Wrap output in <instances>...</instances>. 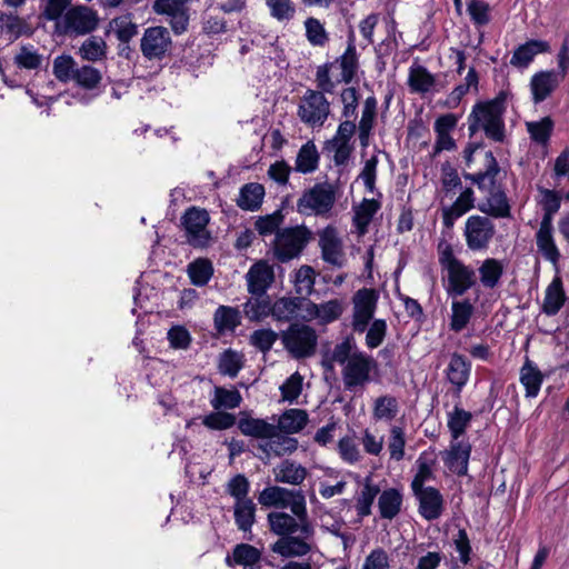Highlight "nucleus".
<instances>
[{
	"label": "nucleus",
	"mask_w": 569,
	"mask_h": 569,
	"mask_svg": "<svg viewBox=\"0 0 569 569\" xmlns=\"http://www.w3.org/2000/svg\"><path fill=\"white\" fill-rule=\"evenodd\" d=\"M284 510L271 511L267 515L270 532L279 539L271 546V551L281 557H302L311 551L315 527L310 520L306 498L292 501Z\"/></svg>",
	"instance_id": "1"
},
{
	"label": "nucleus",
	"mask_w": 569,
	"mask_h": 569,
	"mask_svg": "<svg viewBox=\"0 0 569 569\" xmlns=\"http://www.w3.org/2000/svg\"><path fill=\"white\" fill-rule=\"evenodd\" d=\"M500 167L491 151L485 152V169L476 173H463L465 179L470 180L477 188L485 192V198L477 208L488 218H511V206L507 193L499 182Z\"/></svg>",
	"instance_id": "2"
},
{
	"label": "nucleus",
	"mask_w": 569,
	"mask_h": 569,
	"mask_svg": "<svg viewBox=\"0 0 569 569\" xmlns=\"http://www.w3.org/2000/svg\"><path fill=\"white\" fill-rule=\"evenodd\" d=\"M238 428L243 436L258 439L257 457L267 462L272 458H282L297 451L299 442L279 430L274 423L266 419L244 417L238 421Z\"/></svg>",
	"instance_id": "3"
},
{
	"label": "nucleus",
	"mask_w": 569,
	"mask_h": 569,
	"mask_svg": "<svg viewBox=\"0 0 569 569\" xmlns=\"http://www.w3.org/2000/svg\"><path fill=\"white\" fill-rule=\"evenodd\" d=\"M507 99L508 92L501 90L493 99L475 103L467 119L469 136L481 131L493 142H505Z\"/></svg>",
	"instance_id": "4"
},
{
	"label": "nucleus",
	"mask_w": 569,
	"mask_h": 569,
	"mask_svg": "<svg viewBox=\"0 0 569 569\" xmlns=\"http://www.w3.org/2000/svg\"><path fill=\"white\" fill-rule=\"evenodd\" d=\"M333 63L317 67L316 82L318 90L307 89L298 104L297 114L300 121L311 128H321L330 114V102L325 93H332L336 82L330 77Z\"/></svg>",
	"instance_id": "5"
},
{
	"label": "nucleus",
	"mask_w": 569,
	"mask_h": 569,
	"mask_svg": "<svg viewBox=\"0 0 569 569\" xmlns=\"http://www.w3.org/2000/svg\"><path fill=\"white\" fill-rule=\"evenodd\" d=\"M438 259L446 272L443 289L449 298H460L478 284L477 270L458 259L450 244L439 247Z\"/></svg>",
	"instance_id": "6"
},
{
	"label": "nucleus",
	"mask_w": 569,
	"mask_h": 569,
	"mask_svg": "<svg viewBox=\"0 0 569 569\" xmlns=\"http://www.w3.org/2000/svg\"><path fill=\"white\" fill-rule=\"evenodd\" d=\"M337 201L336 187L329 182L316 183L297 200V212L302 216L329 218Z\"/></svg>",
	"instance_id": "7"
},
{
	"label": "nucleus",
	"mask_w": 569,
	"mask_h": 569,
	"mask_svg": "<svg viewBox=\"0 0 569 569\" xmlns=\"http://www.w3.org/2000/svg\"><path fill=\"white\" fill-rule=\"evenodd\" d=\"M311 236V231L305 226L278 230L271 244L273 257L282 263L298 258L310 242Z\"/></svg>",
	"instance_id": "8"
},
{
	"label": "nucleus",
	"mask_w": 569,
	"mask_h": 569,
	"mask_svg": "<svg viewBox=\"0 0 569 569\" xmlns=\"http://www.w3.org/2000/svg\"><path fill=\"white\" fill-rule=\"evenodd\" d=\"M283 348L295 359L310 358L316 353L318 335L316 330L303 323H291L280 335Z\"/></svg>",
	"instance_id": "9"
},
{
	"label": "nucleus",
	"mask_w": 569,
	"mask_h": 569,
	"mask_svg": "<svg viewBox=\"0 0 569 569\" xmlns=\"http://www.w3.org/2000/svg\"><path fill=\"white\" fill-rule=\"evenodd\" d=\"M209 222L210 216L206 209L188 208L181 217L187 243L199 249L209 247L212 241L211 232L208 230Z\"/></svg>",
	"instance_id": "10"
},
{
	"label": "nucleus",
	"mask_w": 569,
	"mask_h": 569,
	"mask_svg": "<svg viewBox=\"0 0 569 569\" xmlns=\"http://www.w3.org/2000/svg\"><path fill=\"white\" fill-rule=\"evenodd\" d=\"M496 234V226L486 216L472 214L467 218L463 237L467 248L473 252L486 251Z\"/></svg>",
	"instance_id": "11"
},
{
	"label": "nucleus",
	"mask_w": 569,
	"mask_h": 569,
	"mask_svg": "<svg viewBox=\"0 0 569 569\" xmlns=\"http://www.w3.org/2000/svg\"><path fill=\"white\" fill-rule=\"evenodd\" d=\"M192 0H154L152 11L166 17L174 34L180 36L188 30L190 22V4Z\"/></svg>",
	"instance_id": "12"
},
{
	"label": "nucleus",
	"mask_w": 569,
	"mask_h": 569,
	"mask_svg": "<svg viewBox=\"0 0 569 569\" xmlns=\"http://www.w3.org/2000/svg\"><path fill=\"white\" fill-rule=\"evenodd\" d=\"M378 295L373 289L362 288L352 297L351 328L355 332L363 333L369 323L375 320Z\"/></svg>",
	"instance_id": "13"
},
{
	"label": "nucleus",
	"mask_w": 569,
	"mask_h": 569,
	"mask_svg": "<svg viewBox=\"0 0 569 569\" xmlns=\"http://www.w3.org/2000/svg\"><path fill=\"white\" fill-rule=\"evenodd\" d=\"M375 367L372 357L365 352L355 353L341 370L345 389L351 391L366 386L371 380V371Z\"/></svg>",
	"instance_id": "14"
},
{
	"label": "nucleus",
	"mask_w": 569,
	"mask_h": 569,
	"mask_svg": "<svg viewBox=\"0 0 569 569\" xmlns=\"http://www.w3.org/2000/svg\"><path fill=\"white\" fill-rule=\"evenodd\" d=\"M171 48V36L166 27L153 26L144 29L140 39V50L147 60H162Z\"/></svg>",
	"instance_id": "15"
},
{
	"label": "nucleus",
	"mask_w": 569,
	"mask_h": 569,
	"mask_svg": "<svg viewBox=\"0 0 569 569\" xmlns=\"http://www.w3.org/2000/svg\"><path fill=\"white\" fill-rule=\"evenodd\" d=\"M98 12L87 6H76L67 10L63 16V28L66 33L84 36L98 28Z\"/></svg>",
	"instance_id": "16"
},
{
	"label": "nucleus",
	"mask_w": 569,
	"mask_h": 569,
	"mask_svg": "<svg viewBox=\"0 0 569 569\" xmlns=\"http://www.w3.org/2000/svg\"><path fill=\"white\" fill-rule=\"evenodd\" d=\"M343 310L345 305L340 299H331L322 303L307 301L300 318L303 321L318 320L320 325H327L338 320Z\"/></svg>",
	"instance_id": "17"
},
{
	"label": "nucleus",
	"mask_w": 569,
	"mask_h": 569,
	"mask_svg": "<svg viewBox=\"0 0 569 569\" xmlns=\"http://www.w3.org/2000/svg\"><path fill=\"white\" fill-rule=\"evenodd\" d=\"M319 247L325 262L341 268L345 264L342 241L335 227L328 226L319 232Z\"/></svg>",
	"instance_id": "18"
},
{
	"label": "nucleus",
	"mask_w": 569,
	"mask_h": 569,
	"mask_svg": "<svg viewBox=\"0 0 569 569\" xmlns=\"http://www.w3.org/2000/svg\"><path fill=\"white\" fill-rule=\"evenodd\" d=\"M302 490L288 489L280 486L266 487L258 496V502L262 507L286 509L291 506L292 501L305 499Z\"/></svg>",
	"instance_id": "19"
},
{
	"label": "nucleus",
	"mask_w": 569,
	"mask_h": 569,
	"mask_svg": "<svg viewBox=\"0 0 569 569\" xmlns=\"http://www.w3.org/2000/svg\"><path fill=\"white\" fill-rule=\"evenodd\" d=\"M412 492L419 502L418 511L425 520L433 521L441 517L445 501L437 488L427 487L426 489L412 490Z\"/></svg>",
	"instance_id": "20"
},
{
	"label": "nucleus",
	"mask_w": 569,
	"mask_h": 569,
	"mask_svg": "<svg viewBox=\"0 0 569 569\" xmlns=\"http://www.w3.org/2000/svg\"><path fill=\"white\" fill-rule=\"evenodd\" d=\"M249 293L262 297L274 281V271L267 261L253 263L246 274Z\"/></svg>",
	"instance_id": "21"
},
{
	"label": "nucleus",
	"mask_w": 569,
	"mask_h": 569,
	"mask_svg": "<svg viewBox=\"0 0 569 569\" xmlns=\"http://www.w3.org/2000/svg\"><path fill=\"white\" fill-rule=\"evenodd\" d=\"M333 67L338 64L340 69V76L333 82L338 83H350L355 79L359 69V56L356 48V40L353 31L348 34L347 48L345 52L332 61Z\"/></svg>",
	"instance_id": "22"
},
{
	"label": "nucleus",
	"mask_w": 569,
	"mask_h": 569,
	"mask_svg": "<svg viewBox=\"0 0 569 569\" xmlns=\"http://www.w3.org/2000/svg\"><path fill=\"white\" fill-rule=\"evenodd\" d=\"M471 375V362L458 352L450 357L446 369V378L453 386V392L460 398L462 389L467 386Z\"/></svg>",
	"instance_id": "23"
},
{
	"label": "nucleus",
	"mask_w": 569,
	"mask_h": 569,
	"mask_svg": "<svg viewBox=\"0 0 569 569\" xmlns=\"http://www.w3.org/2000/svg\"><path fill=\"white\" fill-rule=\"evenodd\" d=\"M563 80L557 71L547 70L535 73L530 79V91L533 103L548 99Z\"/></svg>",
	"instance_id": "24"
},
{
	"label": "nucleus",
	"mask_w": 569,
	"mask_h": 569,
	"mask_svg": "<svg viewBox=\"0 0 569 569\" xmlns=\"http://www.w3.org/2000/svg\"><path fill=\"white\" fill-rule=\"evenodd\" d=\"M535 239L538 253L557 268L561 259V253L553 237V224L540 223Z\"/></svg>",
	"instance_id": "25"
},
{
	"label": "nucleus",
	"mask_w": 569,
	"mask_h": 569,
	"mask_svg": "<svg viewBox=\"0 0 569 569\" xmlns=\"http://www.w3.org/2000/svg\"><path fill=\"white\" fill-rule=\"evenodd\" d=\"M274 481L293 487L301 486L309 472L306 467L292 459H283L273 469Z\"/></svg>",
	"instance_id": "26"
},
{
	"label": "nucleus",
	"mask_w": 569,
	"mask_h": 569,
	"mask_svg": "<svg viewBox=\"0 0 569 569\" xmlns=\"http://www.w3.org/2000/svg\"><path fill=\"white\" fill-rule=\"evenodd\" d=\"M232 513L237 529L243 532L244 538L251 540L252 527L257 518V505L252 498L234 501Z\"/></svg>",
	"instance_id": "27"
},
{
	"label": "nucleus",
	"mask_w": 569,
	"mask_h": 569,
	"mask_svg": "<svg viewBox=\"0 0 569 569\" xmlns=\"http://www.w3.org/2000/svg\"><path fill=\"white\" fill-rule=\"evenodd\" d=\"M475 192L471 188L462 190L451 206L442 208L441 216L443 226L448 229L452 228L457 219L475 208Z\"/></svg>",
	"instance_id": "28"
},
{
	"label": "nucleus",
	"mask_w": 569,
	"mask_h": 569,
	"mask_svg": "<svg viewBox=\"0 0 569 569\" xmlns=\"http://www.w3.org/2000/svg\"><path fill=\"white\" fill-rule=\"evenodd\" d=\"M305 299L298 297H281L271 303V317L278 322H291L299 318V312L306 307Z\"/></svg>",
	"instance_id": "29"
},
{
	"label": "nucleus",
	"mask_w": 569,
	"mask_h": 569,
	"mask_svg": "<svg viewBox=\"0 0 569 569\" xmlns=\"http://www.w3.org/2000/svg\"><path fill=\"white\" fill-rule=\"evenodd\" d=\"M550 51V44L545 40H529L523 44H520L515 51L510 59V64L525 69L527 68L539 53H546Z\"/></svg>",
	"instance_id": "30"
},
{
	"label": "nucleus",
	"mask_w": 569,
	"mask_h": 569,
	"mask_svg": "<svg viewBox=\"0 0 569 569\" xmlns=\"http://www.w3.org/2000/svg\"><path fill=\"white\" fill-rule=\"evenodd\" d=\"M471 453V446L463 442H455L450 449L445 452L443 461L450 471L458 476H465L468 472V462Z\"/></svg>",
	"instance_id": "31"
},
{
	"label": "nucleus",
	"mask_w": 569,
	"mask_h": 569,
	"mask_svg": "<svg viewBox=\"0 0 569 569\" xmlns=\"http://www.w3.org/2000/svg\"><path fill=\"white\" fill-rule=\"evenodd\" d=\"M475 303L468 299H452L449 327L453 332H461L469 325L473 313Z\"/></svg>",
	"instance_id": "32"
},
{
	"label": "nucleus",
	"mask_w": 569,
	"mask_h": 569,
	"mask_svg": "<svg viewBox=\"0 0 569 569\" xmlns=\"http://www.w3.org/2000/svg\"><path fill=\"white\" fill-rule=\"evenodd\" d=\"M403 496L397 488H388L379 492L378 509L380 518L392 520L401 511Z\"/></svg>",
	"instance_id": "33"
},
{
	"label": "nucleus",
	"mask_w": 569,
	"mask_h": 569,
	"mask_svg": "<svg viewBox=\"0 0 569 569\" xmlns=\"http://www.w3.org/2000/svg\"><path fill=\"white\" fill-rule=\"evenodd\" d=\"M519 380L526 389V397L535 398L540 391L543 382V375L537 365L527 357L525 363L520 368Z\"/></svg>",
	"instance_id": "34"
},
{
	"label": "nucleus",
	"mask_w": 569,
	"mask_h": 569,
	"mask_svg": "<svg viewBox=\"0 0 569 569\" xmlns=\"http://www.w3.org/2000/svg\"><path fill=\"white\" fill-rule=\"evenodd\" d=\"M309 416L303 409H287L278 418L276 427L283 433L290 436L298 433L308 425Z\"/></svg>",
	"instance_id": "35"
},
{
	"label": "nucleus",
	"mask_w": 569,
	"mask_h": 569,
	"mask_svg": "<svg viewBox=\"0 0 569 569\" xmlns=\"http://www.w3.org/2000/svg\"><path fill=\"white\" fill-rule=\"evenodd\" d=\"M478 272L481 286L486 289H495L501 281L505 266L501 260L487 258L479 266Z\"/></svg>",
	"instance_id": "36"
},
{
	"label": "nucleus",
	"mask_w": 569,
	"mask_h": 569,
	"mask_svg": "<svg viewBox=\"0 0 569 569\" xmlns=\"http://www.w3.org/2000/svg\"><path fill=\"white\" fill-rule=\"evenodd\" d=\"M264 198V187L257 182L246 183L240 188L237 198V206L242 210L256 211L258 210Z\"/></svg>",
	"instance_id": "37"
},
{
	"label": "nucleus",
	"mask_w": 569,
	"mask_h": 569,
	"mask_svg": "<svg viewBox=\"0 0 569 569\" xmlns=\"http://www.w3.org/2000/svg\"><path fill=\"white\" fill-rule=\"evenodd\" d=\"M261 560V551L249 543H238L233 550L232 555H228L226 557V565L228 567H232L234 565L248 567L249 565H257Z\"/></svg>",
	"instance_id": "38"
},
{
	"label": "nucleus",
	"mask_w": 569,
	"mask_h": 569,
	"mask_svg": "<svg viewBox=\"0 0 569 569\" xmlns=\"http://www.w3.org/2000/svg\"><path fill=\"white\" fill-rule=\"evenodd\" d=\"M379 209L380 202L375 199H363L360 204L355 208L352 220L359 236H365L368 232V227Z\"/></svg>",
	"instance_id": "39"
},
{
	"label": "nucleus",
	"mask_w": 569,
	"mask_h": 569,
	"mask_svg": "<svg viewBox=\"0 0 569 569\" xmlns=\"http://www.w3.org/2000/svg\"><path fill=\"white\" fill-rule=\"evenodd\" d=\"M400 411L398 399L391 395H382L375 399L372 405V418L376 421H392Z\"/></svg>",
	"instance_id": "40"
},
{
	"label": "nucleus",
	"mask_w": 569,
	"mask_h": 569,
	"mask_svg": "<svg viewBox=\"0 0 569 569\" xmlns=\"http://www.w3.org/2000/svg\"><path fill=\"white\" fill-rule=\"evenodd\" d=\"M565 300L562 281L559 277H556L546 289L542 311L547 316H555L562 308Z\"/></svg>",
	"instance_id": "41"
},
{
	"label": "nucleus",
	"mask_w": 569,
	"mask_h": 569,
	"mask_svg": "<svg viewBox=\"0 0 569 569\" xmlns=\"http://www.w3.org/2000/svg\"><path fill=\"white\" fill-rule=\"evenodd\" d=\"M305 37L309 44L315 48H325L330 42V33L327 31L325 23L318 18L308 17L303 21Z\"/></svg>",
	"instance_id": "42"
},
{
	"label": "nucleus",
	"mask_w": 569,
	"mask_h": 569,
	"mask_svg": "<svg viewBox=\"0 0 569 569\" xmlns=\"http://www.w3.org/2000/svg\"><path fill=\"white\" fill-rule=\"evenodd\" d=\"M377 112V99L375 97H368L365 100L361 119L358 126L359 141L361 147L369 144V137L373 128V122Z\"/></svg>",
	"instance_id": "43"
},
{
	"label": "nucleus",
	"mask_w": 569,
	"mask_h": 569,
	"mask_svg": "<svg viewBox=\"0 0 569 569\" xmlns=\"http://www.w3.org/2000/svg\"><path fill=\"white\" fill-rule=\"evenodd\" d=\"M319 152L313 141L302 144L296 158V171L300 173H311L318 169Z\"/></svg>",
	"instance_id": "44"
},
{
	"label": "nucleus",
	"mask_w": 569,
	"mask_h": 569,
	"mask_svg": "<svg viewBox=\"0 0 569 569\" xmlns=\"http://www.w3.org/2000/svg\"><path fill=\"white\" fill-rule=\"evenodd\" d=\"M436 84V78L423 66H411L408 74V86L412 92L427 93Z\"/></svg>",
	"instance_id": "45"
},
{
	"label": "nucleus",
	"mask_w": 569,
	"mask_h": 569,
	"mask_svg": "<svg viewBox=\"0 0 569 569\" xmlns=\"http://www.w3.org/2000/svg\"><path fill=\"white\" fill-rule=\"evenodd\" d=\"M436 465V459L428 452H422L417 459V473L415 475L411 481L412 490L426 489L425 483L435 478L433 467Z\"/></svg>",
	"instance_id": "46"
},
{
	"label": "nucleus",
	"mask_w": 569,
	"mask_h": 569,
	"mask_svg": "<svg viewBox=\"0 0 569 569\" xmlns=\"http://www.w3.org/2000/svg\"><path fill=\"white\" fill-rule=\"evenodd\" d=\"M187 273L193 286H206L213 276L212 262L207 258H198L187 267Z\"/></svg>",
	"instance_id": "47"
},
{
	"label": "nucleus",
	"mask_w": 569,
	"mask_h": 569,
	"mask_svg": "<svg viewBox=\"0 0 569 569\" xmlns=\"http://www.w3.org/2000/svg\"><path fill=\"white\" fill-rule=\"evenodd\" d=\"M241 401V393L236 388L214 387L210 405L214 410H227L238 408Z\"/></svg>",
	"instance_id": "48"
},
{
	"label": "nucleus",
	"mask_w": 569,
	"mask_h": 569,
	"mask_svg": "<svg viewBox=\"0 0 569 569\" xmlns=\"http://www.w3.org/2000/svg\"><path fill=\"white\" fill-rule=\"evenodd\" d=\"M109 26L122 44H129V42L138 34V24L132 21L131 13L113 18Z\"/></svg>",
	"instance_id": "49"
},
{
	"label": "nucleus",
	"mask_w": 569,
	"mask_h": 569,
	"mask_svg": "<svg viewBox=\"0 0 569 569\" xmlns=\"http://www.w3.org/2000/svg\"><path fill=\"white\" fill-rule=\"evenodd\" d=\"M107 42L97 36L87 38L79 48V54L83 60L97 62L107 58Z\"/></svg>",
	"instance_id": "50"
},
{
	"label": "nucleus",
	"mask_w": 569,
	"mask_h": 569,
	"mask_svg": "<svg viewBox=\"0 0 569 569\" xmlns=\"http://www.w3.org/2000/svg\"><path fill=\"white\" fill-rule=\"evenodd\" d=\"M541 199L539 204L542 208L543 214L540 221L541 224H552L555 214L559 211L561 206V198L555 190L539 188Z\"/></svg>",
	"instance_id": "51"
},
{
	"label": "nucleus",
	"mask_w": 569,
	"mask_h": 569,
	"mask_svg": "<svg viewBox=\"0 0 569 569\" xmlns=\"http://www.w3.org/2000/svg\"><path fill=\"white\" fill-rule=\"evenodd\" d=\"M244 363L243 355L233 350L227 349L219 356L218 370L222 376L236 378Z\"/></svg>",
	"instance_id": "52"
},
{
	"label": "nucleus",
	"mask_w": 569,
	"mask_h": 569,
	"mask_svg": "<svg viewBox=\"0 0 569 569\" xmlns=\"http://www.w3.org/2000/svg\"><path fill=\"white\" fill-rule=\"evenodd\" d=\"M472 420L471 412L462 409L458 405L448 413V429L453 440H458L467 430Z\"/></svg>",
	"instance_id": "53"
},
{
	"label": "nucleus",
	"mask_w": 569,
	"mask_h": 569,
	"mask_svg": "<svg viewBox=\"0 0 569 569\" xmlns=\"http://www.w3.org/2000/svg\"><path fill=\"white\" fill-rule=\"evenodd\" d=\"M379 492V487L372 483L370 478H367L360 495L356 499V510L360 518H365L371 515L372 503Z\"/></svg>",
	"instance_id": "54"
},
{
	"label": "nucleus",
	"mask_w": 569,
	"mask_h": 569,
	"mask_svg": "<svg viewBox=\"0 0 569 569\" xmlns=\"http://www.w3.org/2000/svg\"><path fill=\"white\" fill-rule=\"evenodd\" d=\"M213 320L219 332L233 331L240 325V313L236 308L220 306L214 311Z\"/></svg>",
	"instance_id": "55"
},
{
	"label": "nucleus",
	"mask_w": 569,
	"mask_h": 569,
	"mask_svg": "<svg viewBox=\"0 0 569 569\" xmlns=\"http://www.w3.org/2000/svg\"><path fill=\"white\" fill-rule=\"evenodd\" d=\"M553 120L545 117L539 121H530L526 123L527 131L532 141L541 146H547L553 131Z\"/></svg>",
	"instance_id": "56"
},
{
	"label": "nucleus",
	"mask_w": 569,
	"mask_h": 569,
	"mask_svg": "<svg viewBox=\"0 0 569 569\" xmlns=\"http://www.w3.org/2000/svg\"><path fill=\"white\" fill-rule=\"evenodd\" d=\"M284 216L281 210H276L274 212L266 216L258 217L254 222V229L257 232L262 236H271L281 230L280 226L283 223Z\"/></svg>",
	"instance_id": "57"
},
{
	"label": "nucleus",
	"mask_w": 569,
	"mask_h": 569,
	"mask_svg": "<svg viewBox=\"0 0 569 569\" xmlns=\"http://www.w3.org/2000/svg\"><path fill=\"white\" fill-rule=\"evenodd\" d=\"M243 313L250 321H261L271 316V303L264 298H252L243 305Z\"/></svg>",
	"instance_id": "58"
},
{
	"label": "nucleus",
	"mask_w": 569,
	"mask_h": 569,
	"mask_svg": "<svg viewBox=\"0 0 569 569\" xmlns=\"http://www.w3.org/2000/svg\"><path fill=\"white\" fill-rule=\"evenodd\" d=\"M101 79L102 74L100 70L92 66L83 64L81 67L78 66L76 74L71 81H74L78 86L87 90H92L98 87Z\"/></svg>",
	"instance_id": "59"
},
{
	"label": "nucleus",
	"mask_w": 569,
	"mask_h": 569,
	"mask_svg": "<svg viewBox=\"0 0 569 569\" xmlns=\"http://www.w3.org/2000/svg\"><path fill=\"white\" fill-rule=\"evenodd\" d=\"M316 271L312 267L303 264L295 273V288L298 295L309 296L313 291Z\"/></svg>",
	"instance_id": "60"
},
{
	"label": "nucleus",
	"mask_w": 569,
	"mask_h": 569,
	"mask_svg": "<svg viewBox=\"0 0 569 569\" xmlns=\"http://www.w3.org/2000/svg\"><path fill=\"white\" fill-rule=\"evenodd\" d=\"M270 16L279 22H288L296 14V6L292 0H266Z\"/></svg>",
	"instance_id": "61"
},
{
	"label": "nucleus",
	"mask_w": 569,
	"mask_h": 569,
	"mask_svg": "<svg viewBox=\"0 0 569 569\" xmlns=\"http://www.w3.org/2000/svg\"><path fill=\"white\" fill-rule=\"evenodd\" d=\"M278 338L279 335L274 330L270 328H262L254 330L250 335L249 342L252 347H254L262 353H267L272 349Z\"/></svg>",
	"instance_id": "62"
},
{
	"label": "nucleus",
	"mask_w": 569,
	"mask_h": 569,
	"mask_svg": "<svg viewBox=\"0 0 569 569\" xmlns=\"http://www.w3.org/2000/svg\"><path fill=\"white\" fill-rule=\"evenodd\" d=\"M226 492L233 499V502L249 499L250 482L248 478L242 473L233 476L226 483Z\"/></svg>",
	"instance_id": "63"
},
{
	"label": "nucleus",
	"mask_w": 569,
	"mask_h": 569,
	"mask_svg": "<svg viewBox=\"0 0 569 569\" xmlns=\"http://www.w3.org/2000/svg\"><path fill=\"white\" fill-rule=\"evenodd\" d=\"M78 63L71 56H58L53 61V74L62 82H69L76 74Z\"/></svg>",
	"instance_id": "64"
}]
</instances>
